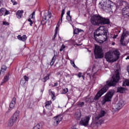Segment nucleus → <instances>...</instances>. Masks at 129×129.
I'll use <instances>...</instances> for the list:
<instances>
[{
    "label": "nucleus",
    "mask_w": 129,
    "mask_h": 129,
    "mask_svg": "<svg viewBox=\"0 0 129 129\" xmlns=\"http://www.w3.org/2000/svg\"><path fill=\"white\" fill-rule=\"evenodd\" d=\"M16 105V97H13L10 104V108L14 109Z\"/></svg>",
    "instance_id": "aec40b11"
},
{
    "label": "nucleus",
    "mask_w": 129,
    "mask_h": 129,
    "mask_svg": "<svg viewBox=\"0 0 129 129\" xmlns=\"http://www.w3.org/2000/svg\"><path fill=\"white\" fill-rule=\"evenodd\" d=\"M90 22L94 26L109 24V19L103 18L100 15H95L91 17Z\"/></svg>",
    "instance_id": "f03ea898"
},
{
    "label": "nucleus",
    "mask_w": 129,
    "mask_h": 129,
    "mask_svg": "<svg viewBox=\"0 0 129 129\" xmlns=\"http://www.w3.org/2000/svg\"><path fill=\"white\" fill-rule=\"evenodd\" d=\"M128 35V32L126 31H124L121 36L120 44H122L123 46L124 45V44H123V40H124V38H125V37H127Z\"/></svg>",
    "instance_id": "dca6fc26"
},
{
    "label": "nucleus",
    "mask_w": 129,
    "mask_h": 129,
    "mask_svg": "<svg viewBox=\"0 0 129 129\" xmlns=\"http://www.w3.org/2000/svg\"><path fill=\"white\" fill-rule=\"evenodd\" d=\"M124 105V101L123 100H120L117 104L115 105L113 107L114 110L115 111H117V110H119V109H121L122 107Z\"/></svg>",
    "instance_id": "1a4fd4ad"
},
{
    "label": "nucleus",
    "mask_w": 129,
    "mask_h": 129,
    "mask_svg": "<svg viewBox=\"0 0 129 129\" xmlns=\"http://www.w3.org/2000/svg\"><path fill=\"white\" fill-rule=\"evenodd\" d=\"M82 77L83 80H84L85 77H84V76H82Z\"/></svg>",
    "instance_id": "6e6d98bb"
},
{
    "label": "nucleus",
    "mask_w": 129,
    "mask_h": 129,
    "mask_svg": "<svg viewBox=\"0 0 129 129\" xmlns=\"http://www.w3.org/2000/svg\"><path fill=\"white\" fill-rule=\"evenodd\" d=\"M104 33L105 32H103V31L99 30V29H97V30H96L94 33V36L96 41H97V37H99V36H102V35H103Z\"/></svg>",
    "instance_id": "ddd939ff"
},
{
    "label": "nucleus",
    "mask_w": 129,
    "mask_h": 129,
    "mask_svg": "<svg viewBox=\"0 0 129 129\" xmlns=\"http://www.w3.org/2000/svg\"><path fill=\"white\" fill-rule=\"evenodd\" d=\"M7 69H8V67H6V65L3 64L2 66V69L0 71V75L2 74V75H5V72H6V71H7Z\"/></svg>",
    "instance_id": "6ab92c4d"
},
{
    "label": "nucleus",
    "mask_w": 129,
    "mask_h": 129,
    "mask_svg": "<svg viewBox=\"0 0 129 129\" xmlns=\"http://www.w3.org/2000/svg\"><path fill=\"white\" fill-rule=\"evenodd\" d=\"M129 59V55L127 56L126 60Z\"/></svg>",
    "instance_id": "5fc2aeb1"
},
{
    "label": "nucleus",
    "mask_w": 129,
    "mask_h": 129,
    "mask_svg": "<svg viewBox=\"0 0 129 129\" xmlns=\"http://www.w3.org/2000/svg\"><path fill=\"white\" fill-rule=\"evenodd\" d=\"M10 14V12L6 8H1L0 9V17H2V16H7L8 15Z\"/></svg>",
    "instance_id": "4468645a"
},
{
    "label": "nucleus",
    "mask_w": 129,
    "mask_h": 129,
    "mask_svg": "<svg viewBox=\"0 0 129 129\" xmlns=\"http://www.w3.org/2000/svg\"><path fill=\"white\" fill-rule=\"evenodd\" d=\"M66 48V46L65 45H64V44H62V46H61V47L60 48V49H59V51L60 52H62L63 51V49H65Z\"/></svg>",
    "instance_id": "a19ab883"
},
{
    "label": "nucleus",
    "mask_w": 129,
    "mask_h": 129,
    "mask_svg": "<svg viewBox=\"0 0 129 129\" xmlns=\"http://www.w3.org/2000/svg\"><path fill=\"white\" fill-rule=\"evenodd\" d=\"M3 25H9V23L7 22H3Z\"/></svg>",
    "instance_id": "3c124183"
},
{
    "label": "nucleus",
    "mask_w": 129,
    "mask_h": 129,
    "mask_svg": "<svg viewBox=\"0 0 129 129\" xmlns=\"http://www.w3.org/2000/svg\"><path fill=\"white\" fill-rule=\"evenodd\" d=\"M63 92H64V93H67V92H68V89L67 88L64 89L63 90Z\"/></svg>",
    "instance_id": "8fccbe9b"
},
{
    "label": "nucleus",
    "mask_w": 129,
    "mask_h": 129,
    "mask_svg": "<svg viewBox=\"0 0 129 129\" xmlns=\"http://www.w3.org/2000/svg\"><path fill=\"white\" fill-rule=\"evenodd\" d=\"M80 32H81V29L77 28L74 30V34L75 35H78Z\"/></svg>",
    "instance_id": "c85d7f7f"
},
{
    "label": "nucleus",
    "mask_w": 129,
    "mask_h": 129,
    "mask_svg": "<svg viewBox=\"0 0 129 129\" xmlns=\"http://www.w3.org/2000/svg\"><path fill=\"white\" fill-rule=\"evenodd\" d=\"M55 60H56V56L54 55V56L52 58L50 65L53 66V65H54V63H55Z\"/></svg>",
    "instance_id": "7c9ffc66"
},
{
    "label": "nucleus",
    "mask_w": 129,
    "mask_h": 129,
    "mask_svg": "<svg viewBox=\"0 0 129 129\" xmlns=\"http://www.w3.org/2000/svg\"><path fill=\"white\" fill-rule=\"evenodd\" d=\"M9 80V76H6L4 77V80L2 82V85H3V83H6Z\"/></svg>",
    "instance_id": "2f4dec72"
},
{
    "label": "nucleus",
    "mask_w": 129,
    "mask_h": 129,
    "mask_svg": "<svg viewBox=\"0 0 129 129\" xmlns=\"http://www.w3.org/2000/svg\"><path fill=\"white\" fill-rule=\"evenodd\" d=\"M117 90L118 92H120V93H123V92L125 91L124 88L122 87H118Z\"/></svg>",
    "instance_id": "cd10ccee"
},
{
    "label": "nucleus",
    "mask_w": 129,
    "mask_h": 129,
    "mask_svg": "<svg viewBox=\"0 0 129 129\" xmlns=\"http://www.w3.org/2000/svg\"><path fill=\"white\" fill-rule=\"evenodd\" d=\"M67 14L68 16H70V11H68Z\"/></svg>",
    "instance_id": "603ef678"
},
{
    "label": "nucleus",
    "mask_w": 129,
    "mask_h": 129,
    "mask_svg": "<svg viewBox=\"0 0 129 129\" xmlns=\"http://www.w3.org/2000/svg\"><path fill=\"white\" fill-rule=\"evenodd\" d=\"M23 11H18L16 14L17 18H18V19H21L23 16Z\"/></svg>",
    "instance_id": "5701e85b"
},
{
    "label": "nucleus",
    "mask_w": 129,
    "mask_h": 129,
    "mask_svg": "<svg viewBox=\"0 0 129 129\" xmlns=\"http://www.w3.org/2000/svg\"><path fill=\"white\" fill-rule=\"evenodd\" d=\"M71 63L72 65H73V67L76 68V66L75 65V63L74 62V61H71Z\"/></svg>",
    "instance_id": "49530a36"
},
{
    "label": "nucleus",
    "mask_w": 129,
    "mask_h": 129,
    "mask_svg": "<svg viewBox=\"0 0 129 129\" xmlns=\"http://www.w3.org/2000/svg\"><path fill=\"white\" fill-rule=\"evenodd\" d=\"M106 112L104 110H101L95 117V120L91 124V126H98L103 122L102 117L105 115Z\"/></svg>",
    "instance_id": "20e7f679"
},
{
    "label": "nucleus",
    "mask_w": 129,
    "mask_h": 129,
    "mask_svg": "<svg viewBox=\"0 0 129 129\" xmlns=\"http://www.w3.org/2000/svg\"><path fill=\"white\" fill-rule=\"evenodd\" d=\"M120 6H122V4H120Z\"/></svg>",
    "instance_id": "680f3d73"
},
{
    "label": "nucleus",
    "mask_w": 129,
    "mask_h": 129,
    "mask_svg": "<svg viewBox=\"0 0 129 129\" xmlns=\"http://www.w3.org/2000/svg\"><path fill=\"white\" fill-rule=\"evenodd\" d=\"M71 16H67V20H68V21H69V22L71 21Z\"/></svg>",
    "instance_id": "37998d69"
},
{
    "label": "nucleus",
    "mask_w": 129,
    "mask_h": 129,
    "mask_svg": "<svg viewBox=\"0 0 129 129\" xmlns=\"http://www.w3.org/2000/svg\"><path fill=\"white\" fill-rule=\"evenodd\" d=\"M51 104H52V101H48L46 102V104H45V107L47 108L48 107H49V106H50V105H51Z\"/></svg>",
    "instance_id": "473e14b6"
},
{
    "label": "nucleus",
    "mask_w": 129,
    "mask_h": 129,
    "mask_svg": "<svg viewBox=\"0 0 129 129\" xmlns=\"http://www.w3.org/2000/svg\"><path fill=\"white\" fill-rule=\"evenodd\" d=\"M89 120H90V117L85 116L82 118L80 122V124L81 125H84V126H87L89 123Z\"/></svg>",
    "instance_id": "6e6552de"
},
{
    "label": "nucleus",
    "mask_w": 129,
    "mask_h": 129,
    "mask_svg": "<svg viewBox=\"0 0 129 129\" xmlns=\"http://www.w3.org/2000/svg\"><path fill=\"white\" fill-rule=\"evenodd\" d=\"M94 70H95V68H93L91 70L90 69H88L87 74L89 76L90 78H91V77L93 78L94 76L96 74V71L94 72Z\"/></svg>",
    "instance_id": "f8f14e48"
},
{
    "label": "nucleus",
    "mask_w": 129,
    "mask_h": 129,
    "mask_svg": "<svg viewBox=\"0 0 129 129\" xmlns=\"http://www.w3.org/2000/svg\"><path fill=\"white\" fill-rule=\"evenodd\" d=\"M62 119H63V116L62 115H58L55 117L53 120L54 125H57V124H58L60 121H62Z\"/></svg>",
    "instance_id": "9b49d317"
},
{
    "label": "nucleus",
    "mask_w": 129,
    "mask_h": 129,
    "mask_svg": "<svg viewBox=\"0 0 129 129\" xmlns=\"http://www.w3.org/2000/svg\"><path fill=\"white\" fill-rule=\"evenodd\" d=\"M84 102H78V106H79V107H82V106H84Z\"/></svg>",
    "instance_id": "c9c22d12"
},
{
    "label": "nucleus",
    "mask_w": 129,
    "mask_h": 129,
    "mask_svg": "<svg viewBox=\"0 0 129 129\" xmlns=\"http://www.w3.org/2000/svg\"><path fill=\"white\" fill-rule=\"evenodd\" d=\"M122 3H124V2H122Z\"/></svg>",
    "instance_id": "0e129e2a"
},
{
    "label": "nucleus",
    "mask_w": 129,
    "mask_h": 129,
    "mask_svg": "<svg viewBox=\"0 0 129 129\" xmlns=\"http://www.w3.org/2000/svg\"><path fill=\"white\" fill-rule=\"evenodd\" d=\"M21 85H25L26 84V81L24 80H22L20 82Z\"/></svg>",
    "instance_id": "58836bf2"
},
{
    "label": "nucleus",
    "mask_w": 129,
    "mask_h": 129,
    "mask_svg": "<svg viewBox=\"0 0 129 129\" xmlns=\"http://www.w3.org/2000/svg\"><path fill=\"white\" fill-rule=\"evenodd\" d=\"M124 84H125L127 86H129V80H126L124 82Z\"/></svg>",
    "instance_id": "ea45409f"
},
{
    "label": "nucleus",
    "mask_w": 129,
    "mask_h": 129,
    "mask_svg": "<svg viewBox=\"0 0 129 129\" xmlns=\"http://www.w3.org/2000/svg\"><path fill=\"white\" fill-rule=\"evenodd\" d=\"M112 45H113V46H114V45H115V43L114 42H113V43H112Z\"/></svg>",
    "instance_id": "bf43d9fd"
},
{
    "label": "nucleus",
    "mask_w": 129,
    "mask_h": 129,
    "mask_svg": "<svg viewBox=\"0 0 129 129\" xmlns=\"http://www.w3.org/2000/svg\"><path fill=\"white\" fill-rule=\"evenodd\" d=\"M49 91H51V90H49Z\"/></svg>",
    "instance_id": "e2e57ef3"
},
{
    "label": "nucleus",
    "mask_w": 129,
    "mask_h": 129,
    "mask_svg": "<svg viewBox=\"0 0 129 129\" xmlns=\"http://www.w3.org/2000/svg\"><path fill=\"white\" fill-rule=\"evenodd\" d=\"M3 2V0H0V3Z\"/></svg>",
    "instance_id": "052dcab7"
},
{
    "label": "nucleus",
    "mask_w": 129,
    "mask_h": 129,
    "mask_svg": "<svg viewBox=\"0 0 129 129\" xmlns=\"http://www.w3.org/2000/svg\"><path fill=\"white\" fill-rule=\"evenodd\" d=\"M17 38L18 40H20V41H23V42H25V41H26L27 40V36L26 35H24L22 36L21 35H18L17 36Z\"/></svg>",
    "instance_id": "412c9836"
},
{
    "label": "nucleus",
    "mask_w": 129,
    "mask_h": 129,
    "mask_svg": "<svg viewBox=\"0 0 129 129\" xmlns=\"http://www.w3.org/2000/svg\"><path fill=\"white\" fill-rule=\"evenodd\" d=\"M44 17H45V18L47 20H49V19H50V18H51L52 17V15H51V12H48L45 13Z\"/></svg>",
    "instance_id": "393cba45"
},
{
    "label": "nucleus",
    "mask_w": 129,
    "mask_h": 129,
    "mask_svg": "<svg viewBox=\"0 0 129 129\" xmlns=\"http://www.w3.org/2000/svg\"><path fill=\"white\" fill-rule=\"evenodd\" d=\"M34 16H35V12H33L32 14L30 16V19H34Z\"/></svg>",
    "instance_id": "c03bdc74"
},
{
    "label": "nucleus",
    "mask_w": 129,
    "mask_h": 129,
    "mask_svg": "<svg viewBox=\"0 0 129 129\" xmlns=\"http://www.w3.org/2000/svg\"><path fill=\"white\" fill-rule=\"evenodd\" d=\"M113 3L112 2L108 0L107 1H104L103 2L99 4V7L100 9H102L107 12V13H110L112 11V6Z\"/></svg>",
    "instance_id": "39448f33"
},
{
    "label": "nucleus",
    "mask_w": 129,
    "mask_h": 129,
    "mask_svg": "<svg viewBox=\"0 0 129 129\" xmlns=\"http://www.w3.org/2000/svg\"><path fill=\"white\" fill-rule=\"evenodd\" d=\"M122 14L123 16H127L129 17V7L126 6L122 10Z\"/></svg>",
    "instance_id": "f3484780"
},
{
    "label": "nucleus",
    "mask_w": 129,
    "mask_h": 129,
    "mask_svg": "<svg viewBox=\"0 0 129 129\" xmlns=\"http://www.w3.org/2000/svg\"><path fill=\"white\" fill-rule=\"evenodd\" d=\"M29 107H30V108H32V107H33V105H29Z\"/></svg>",
    "instance_id": "13d9d810"
},
{
    "label": "nucleus",
    "mask_w": 129,
    "mask_h": 129,
    "mask_svg": "<svg viewBox=\"0 0 129 129\" xmlns=\"http://www.w3.org/2000/svg\"><path fill=\"white\" fill-rule=\"evenodd\" d=\"M28 22H30V25L31 27H32V25H33V21H32V20H31V19H28Z\"/></svg>",
    "instance_id": "a18cd8bd"
},
{
    "label": "nucleus",
    "mask_w": 129,
    "mask_h": 129,
    "mask_svg": "<svg viewBox=\"0 0 129 129\" xmlns=\"http://www.w3.org/2000/svg\"><path fill=\"white\" fill-rule=\"evenodd\" d=\"M107 40V32L105 31V33L103 34V35L100 36V39H98L97 37V42H98L99 43H104V42H105Z\"/></svg>",
    "instance_id": "9d476101"
},
{
    "label": "nucleus",
    "mask_w": 129,
    "mask_h": 129,
    "mask_svg": "<svg viewBox=\"0 0 129 129\" xmlns=\"http://www.w3.org/2000/svg\"><path fill=\"white\" fill-rule=\"evenodd\" d=\"M77 76L79 78H80L82 77V73H79L78 75Z\"/></svg>",
    "instance_id": "de8ad7c7"
},
{
    "label": "nucleus",
    "mask_w": 129,
    "mask_h": 129,
    "mask_svg": "<svg viewBox=\"0 0 129 129\" xmlns=\"http://www.w3.org/2000/svg\"><path fill=\"white\" fill-rule=\"evenodd\" d=\"M12 3L13 4V6H16V5H18V3L16 2V0H11Z\"/></svg>",
    "instance_id": "79ce46f5"
},
{
    "label": "nucleus",
    "mask_w": 129,
    "mask_h": 129,
    "mask_svg": "<svg viewBox=\"0 0 129 129\" xmlns=\"http://www.w3.org/2000/svg\"><path fill=\"white\" fill-rule=\"evenodd\" d=\"M54 86H58V83H55Z\"/></svg>",
    "instance_id": "864d4df0"
},
{
    "label": "nucleus",
    "mask_w": 129,
    "mask_h": 129,
    "mask_svg": "<svg viewBox=\"0 0 129 129\" xmlns=\"http://www.w3.org/2000/svg\"><path fill=\"white\" fill-rule=\"evenodd\" d=\"M49 75H47L46 76H45L44 78V79H43V82H46V81H47V80H48V79H49Z\"/></svg>",
    "instance_id": "4c0bfd02"
},
{
    "label": "nucleus",
    "mask_w": 129,
    "mask_h": 129,
    "mask_svg": "<svg viewBox=\"0 0 129 129\" xmlns=\"http://www.w3.org/2000/svg\"><path fill=\"white\" fill-rule=\"evenodd\" d=\"M64 14H65V9H63L61 11V23L62 22V19H63V16H64Z\"/></svg>",
    "instance_id": "e433bc0d"
},
{
    "label": "nucleus",
    "mask_w": 129,
    "mask_h": 129,
    "mask_svg": "<svg viewBox=\"0 0 129 129\" xmlns=\"http://www.w3.org/2000/svg\"><path fill=\"white\" fill-rule=\"evenodd\" d=\"M85 101L86 103H92L94 101V99H93V97L86 98Z\"/></svg>",
    "instance_id": "b1692460"
},
{
    "label": "nucleus",
    "mask_w": 129,
    "mask_h": 129,
    "mask_svg": "<svg viewBox=\"0 0 129 129\" xmlns=\"http://www.w3.org/2000/svg\"><path fill=\"white\" fill-rule=\"evenodd\" d=\"M51 98L53 100L56 99V96H55V93L53 92L52 91L51 92Z\"/></svg>",
    "instance_id": "f704fd0d"
},
{
    "label": "nucleus",
    "mask_w": 129,
    "mask_h": 129,
    "mask_svg": "<svg viewBox=\"0 0 129 129\" xmlns=\"http://www.w3.org/2000/svg\"><path fill=\"white\" fill-rule=\"evenodd\" d=\"M94 53L96 59L103 58V52H102V49L100 46H95Z\"/></svg>",
    "instance_id": "0eeeda50"
},
{
    "label": "nucleus",
    "mask_w": 129,
    "mask_h": 129,
    "mask_svg": "<svg viewBox=\"0 0 129 129\" xmlns=\"http://www.w3.org/2000/svg\"><path fill=\"white\" fill-rule=\"evenodd\" d=\"M8 112H9V111H8Z\"/></svg>",
    "instance_id": "69168bd1"
},
{
    "label": "nucleus",
    "mask_w": 129,
    "mask_h": 129,
    "mask_svg": "<svg viewBox=\"0 0 129 129\" xmlns=\"http://www.w3.org/2000/svg\"><path fill=\"white\" fill-rule=\"evenodd\" d=\"M58 30H59V23L57 24L55 28V32L54 34V37H56V35H57V33H58Z\"/></svg>",
    "instance_id": "72a5a7b5"
},
{
    "label": "nucleus",
    "mask_w": 129,
    "mask_h": 129,
    "mask_svg": "<svg viewBox=\"0 0 129 129\" xmlns=\"http://www.w3.org/2000/svg\"><path fill=\"white\" fill-rule=\"evenodd\" d=\"M116 37H117V35H116V36H114L113 37V38H114V39H116Z\"/></svg>",
    "instance_id": "4d7b16f0"
},
{
    "label": "nucleus",
    "mask_w": 129,
    "mask_h": 129,
    "mask_svg": "<svg viewBox=\"0 0 129 129\" xmlns=\"http://www.w3.org/2000/svg\"><path fill=\"white\" fill-rule=\"evenodd\" d=\"M119 51L118 50L112 51H108L105 53V58L107 62L113 63L117 61L119 58Z\"/></svg>",
    "instance_id": "7ed1b4c3"
},
{
    "label": "nucleus",
    "mask_w": 129,
    "mask_h": 129,
    "mask_svg": "<svg viewBox=\"0 0 129 129\" xmlns=\"http://www.w3.org/2000/svg\"><path fill=\"white\" fill-rule=\"evenodd\" d=\"M24 77L25 81H29V78L27 76H25Z\"/></svg>",
    "instance_id": "09e8293b"
},
{
    "label": "nucleus",
    "mask_w": 129,
    "mask_h": 129,
    "mask_svg": "<svg viewBox=\"0 0 129 129\" xmlns=\"http://www.w3.org/2000/svg\"><path fill=\"white\" fill-rule=\"evenodd\" d=\"M21 112L19 110H17L13 114V115L11 117L12 118L14 119L16 121L20 118V114Z\"/></svg>",
    "instance_id": "2eb2a0df"
},
{
    "label": "nucleus",
    "mask_w": 129,
    "mask_h": 129,
    "mask_svg": "<svg viewBox=\"0 0 129 129\" xmlns=\"http://www.w3.org/2000/svg\"><path fill=\"white\" fill-rule=\"evenodd\" d=\"M114 94V90H111L109 91L103 97L102 100L101 101V103L102 105L105 104L106 102H108L111 100V98Z\"/></svg>",
    "instance_id": "423d86ee"
},
{
    "label": "nucleus",
    "mask_w": 129,
    "mask_h": 129,
    "mask_svg": "<svg viewBox=\"0 0 129 129\" xmlns=\"http://www.w3.org/2000/svg\"><path fill=\"white\" fill-rule=\"evenodd\" d=\"M75 118H76V119H80V118H81V112H80V111L79 110L75 113Z\"/></svg>",
    "instance_id": "4be33fe9"
},
{
    "label": "nucleus",
    "mask_w": 129,
    "mask_h": 129,
    "mask_svg": "<svg viewBox=\"0 0 129 129\" xmlns=\"http://www.w3.org/2000/svg\"><path fill=\"white\" fill-rule=\"evenodd\" d=\"M120 78L119 70H116V71H115V73L112 76L111 81H107L106 85H105L103 88L98 92L94 97L95 100H98L99 98L101 97L102 95L104 94V93L108 90L109 87H110V86H115L117 82L119 81Z\"/></svg>",
    "instance_id": "f257e3e1"
},
{
    "label": "nucleus",
    "mask_w": 129,
    "mask_h": 129,
    "mask_svg": "<svg viewBox=\"0 0 129 129\" xmlns=\"http://www.w3.org/2000/svg\"><path fill=\"white\" fill-rule=\"evenodd\" d=\"M16 122H17V121L11 117L8 123V125L9 126V127H12V126H13L14 124L16 123Z\"/></svg>",
    "instance_id": "a211bd4d"
},
{
    "label": "nucleus",
    "mask_w": 129,
    "mask_h": 129,
    "mask_svg": "<svg viewBox=\"0 0 129 129\" xmlns=\"http://www.w3.org/2000/svg\"><path fill=\"white\" fill-rule=\"evenodd\" d=\"M33 129H42V126H41V124L37 123L35 124Z\"/></svg>",
    "instance_id": "bb28decb"
},
{
    "label": "nucleus",
    "mask_w": 129,
    "mask_h": 129,
    "mask_svg": "<svg viewBox=\"0 0 129 129\" xmlns=\"http://www.w3.org/2000/svg\"><path fill=\"white\" fill-rule=\"evenodd\" d=\"M97 29L100 31H102L104 33H105V32H107V30L104 28V26H100L99 28H97Z\"/></svg>",
    "instance_id": "a878e982"
},
{
    "label": "nucleus",
    "mask_w": 129,
    "mask_h": 129,
    "mask_svg": "<svg viewBox=\"0 0 129 129\" xmlns=\"http://www.w3.org/2000/svg\"><path fill=\"white\" fill-rule=\"evenodd\" d=\"M47 21H48L47 18H43L41 22V25H45V24H47Z\"/></svg>",
    "instance_id": "c756f323"
}]
</instances>
